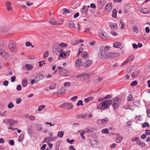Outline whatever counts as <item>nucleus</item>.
Segmentation results:
<instances>
[{"label":"nucleus","mask_w":150,"mask_h":150,"mask_svg":"<svg viewBox=\"0 0 150 150\" xmlns=\"http://www.w3.org/2000/svg\"><path fill=\"white\" fill-rule=\"evenodd\" d=\"M111 103L113 108L116 110L117 109L120 105L118 98H113L112 101L110 99H108L100 103L97 105V109L105 110L107 109Z\"/></svg>","instance_id":"nucleus-1"},{"label":"nucleus","mask_w":150,"mask_h":150,"mask_svg":"<svg viewBox=\"0 0 150 150\" xmlns=\"http://www.w3.org/2000/svg\"><path fill=\"white\" fill-rule=\"evenodd\" d=\"M57 68L60 70L59 71V73L61 75L63 76H68V72L67 70L60 67H58Z\"/></svg>","instance_id":"nucleus-2"},{"label":"nucleus","mask_w":150,"mask_h":150,"mask_svg":"<svg viewBox=\"0 0 150 150\" xmlns=\"http://www.w3.org/2000/svg\"><path fill=\"white\" fill-rule=\"evenodd\" d=\"M77 117L79 119L83 118L85 119H87L92 117L93 116L92 114L85 113L83 114H79L78 115Z\"/></svg>","instance_id":"nucleus-3"},{"label":"nucleus","mask_w":150,"mask_h":150,"mask_svg":"<svg viewBox=\"0 0 150 150\" xmlns=\"http://www.w3.org/2000/svg\"><path fill=\"white\" fill-rule=\"evenodd\" d=\"M53 52L55 53L62 52H63V50L62 48H61L59 46V45L58 44H55L53 45Z\"/></svg>","instance_id":"nucleus-4"},{"label":"nucleus","mask_w":150,"mask_h":150,"mask_svg":"<svg viewBox=\"0 0 150 150\" xmlns=\"http://www.w3.org/2000/svg\"><path fill=\"white\" fill-rule=\"evenodd\" d=\"M8 47L12 52H14L16 50L15 42L13 41H10L8 44Z\"/></svg>","instance_id":"nucleus-5"},{"label":"nucleus","mask_w":150,"mask_h":150,"mask_svg":"<svg viewBox=\"0 0 150 150\" xmlns=\"http://www.w3.org/2000/svg\"><path fill=\"white\" fill-rule=\"evenodd\" d=\"M57 138V137H45L44 139V140L43 142H42V143L53 141L56 139Z\"/></svg>","instance_id":"nucleus-6"},{"label":"nucleus","mask_w":150,"mask_h":150,"mask_svg":"<svg viewBox=\"0 0 150 150\" xmlns=\"http://www.w3.org/2000/svg\"><path fill=\"white\" fill-rule=\"evenodd\" d=\"M45 77V75L42 74L38 73L35 77L36 80V83H38L39 81L43 79Z\"/></svg>","instance_id":"nucleus-7"},{"label":"nucleus","mask_w":150,"mask_h":150,"mask_svg":"<svg viewBox=\"0 0 150 150\" xmlns=\"http://www.w3.org/2000/svg\"><path fill=\"white\" fill-rule=\"evenodd\" d=\"M108 117H105L102 119H100L97 120V123L98 124H105L108 121Z\"/></svg>","instance_id":"nucleus-8"},{"label":"nucleus","mask_w":150,"mask_h":150,"mask_svg":"<svg viewBox=\"0 0 150 150\" xmlns=\"http://www.w3.org/2000/svg\"><path fill=\"white\" fill-rule=\"evenodd\" d=\"M104 47L100 48V52L98 54V58L100 59H102L105 54V52L102 51L104 49Z\"/></svg>","instance_id":"nucleus-9"},{"label":"nucleus","mask_w":150,"mask_h":150,"mask_svg":"<svg viewBox=\"0 0 150 150\" xmlns=\"http://www.w3.org/2000/svg\"><path fill=\"white\" fill-rule=\"evenodd\" d=\"M100 37L102 39L105 40L108 37V35L104 31H102L99 33Z\"/></svg>","instance_id":"nucleus-10"},{"label":"nucleus","mask_w":150,"mask_h":150,"mask_svg":"<svg viewBox=\"0 0 150 150\" xmlns=\"http://www.w3.org/2000/svg\"><path fill=\"white\" fill-rule=\"evenodd\" d=\"M92 63V62L91 60L86 61L83 64V67L84 68L88 67Z\"/></svg>","instance_id":"nucleus-11"},{"label":"nucleus","mask_w":150,"mask_h":150,"mask_svg":"<svg viewBox=\"0 0 150 150\" xmlns=\"http://www.w3.org/2000/svg\"><path fill=\"white\" fill-rule=\"evenodd\" d=\"M88 141L90 145L93 146H96L98 144V141L95 140L89 139Z\"/></svg>","instance_id":"nucleus-12"},{"label":"nucleus","mask_w":150,"mask_h":150,"mask_svg":"<svg viewBox=\"0 0 150 150\" xmlns=\"http://www.w3.org/2000/svg\"><path fill=\"white\" fill-rule=\"evenodd\" d=\"M76 66L78 68L80 67L82 65V62L80 59H78L75 61Z\"/></svg>","instance_id":"nucleus-13"},{"label":"nucleus","mask_w":150,"mask_h":150,"mask_svg":"<svg viewBox=\"0 0 150 150\" xmlns=\"http://www.w3.org/2000/svg\"><path fill=\"white\" fill-rule=\"evenodd\" d=\"M140 11L141 13L144 14L149 13V10L146 8L140 9Z\"/></svg>","instance_id":"nucleus-14"},{"label":"nucleus","mask_w":150,"mask_h":150,"mask_svg":"<svg viewBox=\"0 0 150 150\" xmlns=\"http://www.w3.org/2000/svg\"><path fill=\"white\" fill-rule=\"evenodd\" d=\"M123 139V137L121 135H118L116 138L115 141L117 143H120Z\"/></svg>","instance_id":"nucleus-15"},{"label":"nucleus","mask_w":150,"mask_h":150,"mask_svg":"<svg viewBox=\"0 0 150 150\" xmlns=\"http://www.w3.org/2000/svg\"><path fill=\"white\" fill-rule=\"evenodd\" d=\"M110 26L111 29L113 30H116L117 28V25L115 23L111 24Z\"/></svg>","instance_id":"nucleus-16"},{"label":"nucleus","mask_w":150,"mask_h":150,"mask_svg":"<svg viewBox=\"0 0 150 150\" xmlns=\"http://www.w3.org/2000/svg\"><path fill=\"white\" fill-rule=\"evenodd\" d=\"M68 23L69 26L73 30L76 29V28L74 27V23L73 21H69V22Z\"/></svg>","instance_id":"nucleus-17"},{"label":"nucleus","mask_w":150,"mask_h":150,"mask_svg":"<svg viewBox=\"0 0 150 150\" xmlns=\"http://www.w3.org/2000/svg\"><path fill=\"white\" fill-rule=\"evenodd\" d=\"M112 4L111 3H108L106 6L105 8L108 10L110 11L112 8Z\"/></svg>","instance_id":"nucleus-18"},{"label":"nucleus","mask_w":150,"mask_h":150,"mask_svg":"<svg viewBox=\"0 0 150 150\" xmlns=\"http://www.w3.org/2000/svg\"><path fill=\"white\" fill-rule=\"evenodd\" d=\"M18 121L17 120H14L12 119H10L9 124L10 126H12L13 125L17 123Z\"/></svg>","instance_id":"nucleus-19"},{"label":"nucleus","mask_w":150,"mask_h":150,"mask_svg":"<svg viewBox=\"0 0 150 150\" xmlns=\"http://www.w3.org/2000/svg\"><path fill=\"white\" fill-rule=\"evenodd\" d=\"M6 5L8 11H10L12 9V8L11 6L12 5V4L10 2H7L6 3Z\"/></svg>","instance_id":"nucleus-20"},{"label":"nucleus","mask_w":150,"mask_h":150,"mask_svg":"<svg viewBox=\"0 0 150 150\" xmlns=\"http://www.w3.org/2000/svg\"><path fill=\"white\" fill-rule=\"evenodd\" d=\"M121 46V44L119 42H115L113 43V47H115L119 48Z\"/></svg>","instance_id":"nucleus-21"},{"label":"nucleus","mask_w":150,"mask_h":150,"mask_svg":"<svg viewBox=\"0 0 150 150\" xmlns=\"http://www.w3.org/2000/svg\"><path fill=\"white\" fill-rule=\"evenodd\" d=\"M102 47H104V49L102 50V51H104V52H105V54L106 53L107 51H108L111 48L110 46H102L100 48H101Z\"/></svg>","instance_id":"nucleus-22"},{"label":"nucleus","mask_w":150,"mask_h":150,"mask_svg":"<svg viewBox=\"0 0 150 150\" xmlns=\"http://www.w3.org/2000/svg\"><path fill=\"white\" fill-rule=\"evenodd\" d=\"M137 144L142 147H144L145 146V144L142 142L140 139L138 140L137 142Z\"/></svg>","instance_id":"nucleus-23"},{"label":"nucleus","mask_w":150,"mask_h":150,"mask_svg":"<svg viewBox=\"0 0 150 150\" xmlns=\"http://www.w3.org/2000/svg\"><path fill=\"white\" fill-rule=\"evenodd\" d=\"M84 42V40H83L81 39L79 40H77L75 41L74 42H73L72 44L73 45H77L79 43L83 42Z\"/></svg>","instance_id":"nucleus-24"},{"label":"nucleus","mask_w":150,"mask_h":150,"mask_svg":"<svg viewBox=\"0 0 150 150\" xmlns=\"http://www.w3.org/2000/svg\"><path fill=\"white\" fill-rule=\"evenodd\" d=\"M117 11L115 9H114L112 11V17L115 18L117 17Z\"/></svg>","instance_id":"nucleus-25"},{"label":"nucleus","mask_w":150,"mask_h":150,"mask_svg":"<svg viewBox=\"0 0 150 150\" xmlns=\"http://www.w3.org/2000/svg\"><path fill=\"white\" fill-rule=\"evenodd\" d=\"M88 8H87L86 6H84L82 8L81 12L82 13H84L87 12Z\"/></svg>","instance_id":"nucleus-26"},{"label":"nucleus","mask_w":150,"mask_h":150,"mask_svg":"<svg viewBox=\"0 0 150 150\" xmlns=\"http://www.w3.org/2000/svg\"><path fill=\"white\" fill-rule=\"evenodd\" d=\"M112 54L113 52H109L107 53L105 55V58L106 59H108L109 58H112Z\"/></svg>","instance_id":"nucleus-27"},{"label":"nucleus","mask_w":150,"mask_h":150,"mask_svg":"<svg viewBox=\"0 0 150 150\" xmlns=\"http://www.w3.org/2000/svg\"><path fill=\"white\" fill-rule=\"evenodd\" d=\"M27 84L28 81L25 78L23 79L22 81V86L23 87H25L27 86Z\"/></svg>","instance_id":"nucleus-28"},{"label":"nucleus","mask_w":150,"mask_h":150,"mask_svg":"<svg viewBox=\"0 0 150 150\" xmlns=\"http://www.w3.org/2000/svg\"><path fill=\"white\" fill-rule=\"evenodd\" d=\"M7 54L3 50L0 48V55L2 57H5Z\"/></svg>","instance_id":"nucleus-29"},{"label":"nucleus","mask_w":150,"mask_h":150,"mask_svg":"<svg viewBox=\"0 0 150 150\" xmlns=\"http://www.w3.org/2000/svg\"><path fill=\"white\" fill-rule=\"evenodd\" d=\"M64 134V132L63 131H59L57 133V136L60 138H62Z\"/></svg>","instance_id":"nucleus-30"},{"label":"nucleus","mask_w":150,"mask_h":150,"mask_svg":"<svg viewBox=\"0 0 150 150\" xmlns=\"http://www.w3.org/2000/svg\"><path fill=\"white\" fill-rule=\"evenodd\" d=\"M60 53H61L59 55H60V57H61L62 58L65 57L67 56V52H63V51L62 52H60Z\"/></svg>","instance_id":"nucleus-31"},{"label":"nucleus","mask_w":150,"mask_h":150,"mask_svg":"<svg viewBox=\"0 0 150 150\" xmlns=\"http://www.w3.org/2000/svg\"><path fill=\"white\" fill-rule=\"evenodd\" d=\"M66 106L67 107V109L69 110L71 109L73 107L72 105L69 103H67Z\"/></svg>","instance_id":"nucleus-32"},{"label":"nucleus","mask_w":150,"mask_h":150,"mask_svg":"<svg viewBox=\"0 0 150 150\" xmlns=\"http://www.w3.org/2000/svg\"><path fill=\"white\" fill-rule=\"evenodd\" d=\"M25 67L27 68L28 70L30 71L33 69V67L32 66L29 64H26L25 65Z\"/></svg>","instance_id":"nucleus-33"},{"label":"nucleus","mask_w":150,"mask_h":150,"mask_svg":"<svg viewBox=\"0 0 150 150\" xmlns=\"http://www.w3.org/2000/svg\"><path fill=\"white\" fill-rule=\"evenodd\" d=\"M102 133L104 134H108L109 133V130L107 128L103 129L101 130Z\"/></svg>","instance_id":"nucleus-34"},{"label":"nucleus","mask_w":150,"mask_h":150,"mask_svg":"<svg viewBox=\"0 0 150 150\" xmlns=\"http://www.w3.org/2000/svg\"><path fill=\"white\" fill-rule=\"evenodd\" d=\"M132 29L133 31L137 33H138L139 32V30L137 26H133Z\"/></svg>","instance_id":"nucleus-35"},{"label":"nucleus","mask_w":150,"mask_h":150,"mask_svg":"<svg viewBox=\"0 0 150 150\" xmlns=\"http://www.w3.org/2000/svg\"><path fill=\"white\" fill-rule=\"evenodd\" d=\"M45 107V105H42L40 106L38 109V110L39 111H41L42 110L44 109Z\"/></svg>","instance_id":"nucleus-36"},{"label":"nucleus","mask_w":150,"mask_h":150,"mask_svg":"<svg viewBox=\"0 0 150 150\" xmlns=\"http://www.w3.org/2000/svg\"><path fill=\"white\" fill-rule=\"evenodd\" d=\"M120 55V53L118 52H113L112 54V58H115L119 56Z\"/></svg>","instance_id":"nucleus-37"},{"label":"nucleus","mask_w":150,"mask_h":150,"mask_svg":"<svg viewBox=\"0 0 150 150\" xmlns=\"http://www.w3.org/2000/svg\"><path fill=\"white\" fill-rule=\"evenodd\" d=\"M86 132L84 130H82V132L80 133V135L83 139H85V137L83 136L84 134Z\"/></svg>","instance_id":"nucleus-38"},{"label":"nucleus","mask_w":150,"mask_h":150,"mask_svg":"<svg viewBox=\"0 0 150 150\" xmlns=\"http://www.w3.org/2000/svg\"><path fill=\"white\" fill-rule=\"evenodd\" d=\"M124 108L126 109H130L132 111L133 110H134L132 108L131 105H125L124 107Z\"/></svg>","instance_id":"nucleus-39"},{"label":"nucleus","mask_w":150,"mask_h":150,"mask_svg":"<svg viewBox=\"0 0 150 150\" xmlns=\"http://www.w3.org/2000/svg\"><path fill=\"white\" fill-rule=\"evenodd\" d=\"M50 23L52 25H56L57 22L53 19H51L49 21Z\"/></svg>","instance_id":"nucleus-40"},{"label":"nucleus","mask_w":150,"mask_h":150,"mask_svg":"<svg viewBox=\"0 0 150 150\" xmlns=\"http://www.w3.org/2000/svg\"><path fill=\"white\" fill-rule=\"evenodd\" d=\"M60 93L61 94H64L66 90L63 87H62L60 89Z\"/></svg>","instance_id":"nucleus-41"},{"label":"nucleus","mask_w":150,"mask_h":150,"mask_svg":"<svg viewBox=\"0 0 150 150\" xmlns=\"http://www.w3.org/2000/svg\"><path fill=\"white\" fill-rule=\"evenodd\" d=\"M24 135L23 134H21L19 136L18 140L20 142H22L23 139Z\"/></svg>","instance_id":"nucleus-42"},{"label":"nucleus","mask_w":150,"mask_h":150,"mask_svg":"<svg viewBox=\"0 0 150 150\" xmlns=\"http://www.w3.org/2000/svg\"><path fill=\"white\" fill-rule=\"evenodd\" d=\"M120 24L121 25V29L122 30L124 29L125 24L124 22L122 21H121L120 22Z\"/></svg>","instance_id":"nucleus-43"},{"label":"nucleus","mask_w":150,"mask_h":150,"mask_svg":"<svg viewBox=\"0 0 150 150\" xmlns=\"http://www.w3.org/2000/svg\"><path fill=\"white\" fill-rule=\"evenodd\" d=\"M27 131L28 133L30 134L32 133V128L30 127H28L27 128Z\"/></svg>","instance_id":"nucleus-44"},{"label":"nucleus","mask_w":150,"mask_h":150,"mask_svg":"<svg viewBox=\"0 0 150 150\" xmlns=\"http://www.w3.org/2000/svg\"><path fill=\"white\" fill-rule=\"evenodd\" d=\"M127 100L129 101H131L133 99L132 96L131 94H129L127 97Z\"/></svg>","instance_id":"nucleus-45"},{"label":"nucleus","mask_w":150,"mask_h":150,"mask_svg":"<svg viewBox=\"0 0 150 150\" xmlns=\"http://www.w3.org/2000/svg\"><path fill=\"white\" fill-rule=\"evenodd\" d=\"M55 88V84L54 83L52 84L49 87V88L51 90H53Z\"/></svg>","instance_id":"nucleus-46"},{"label":"nucleus","mask_w":150,"mask_h":150,"mask_svg":"<svg viewBox=\"0 0 150 150\" xmlns=\"http://www.w3.org/2000/svg\"><path fill=\"white\" fill-rule=\"evenodd\" d=\"M63 10L65 13H70L72 11L71 10H69L65 8H63Z\"/></svg>","instance_id":"nucleus-47"},{"label":"nucleus","mask_w":150,"mask_h":150,"mask_svg":"<svg viewBox=\"0 0 150 150\" xmlns=\"http://www.w3.org/2000/svg\"><path fill=\"white\" fill-rule=\"evenodd\" d=\"M36 128L38 130H41L42 129L41 125L38 124L37 125Z\"/></svg>","instance_id":"nucleus-48"},{"label":"nucleus","mask_w":150,"mask_h":150,"mask_svg":"<svg viewBox=\"0 0 150 150\" xmlns=\"http://www.w3.org/2000/svg\"><path fill=\"white\" fill-rule=\"evenodd\" d=\"M67 44L64 43L63 42H62L59 45V46H60L61 48H62V47H66L67 46Z\"/></svg>","instance_id":"nucleus-49"},{"label":"nucleus","mask_w":150,"mask_h":150,"mask_svg":"<svg viewBox=\"0 0 150 150\" xmlns=\"http://www.w3.org/2000/svg\"><path fill=\"white\" fill-rule=\"evenodd\" d=\"M66 140H67V142L68 143H69L71 144H72L75 141V140L74 139H72L71 140H70L69 139H67Z\"/></svg>","instance_id":"nucleus-50"},{"label":"nucleus","mask_w":150,"mask_h":150,"mask_svg":"<svg viewBox=\"0 0 150 150\" xmlns=\"http://www.w3.org/2000/svg\"><path fill=\"white\" fill-rule=\"evenodd\" d=\"M86 130V132L87 133H92V131L89 128H86L85 129Z\"/></svg>","instance_id":"nucleus-51"},{"label":"nucleus","mask_w":150,"mask_h":150,"mask_svg":"<svg viewBox=\"0 0 150 150\" xmlns=\"http://www.w3.org/2000/svg\"><path fill=\"white\" fill-rule=\"evenodd\" d=\"M79 105H81V106L83 105V101L81 100H79L77 102V106H79Z\"/></svg>","instance_id":"nucleus-52"},{"label":"nucleus","mask_w":150,"mask_h":150,"mask_svg":"<svg viewBox=\"0 0 150 150\" xmlns=\"http://www.w3.org/2000/svg\"><path fill=\"white\" fill-rule=\"evenodd\" d=\"M149 127V124L147 122H145L142 125V127Z\"/></svg>","instance_id":"nucleus-53"},{"label":"nucleus","mask_w":150,"mask_h":150,"mask_svg":"<svg viewBox=\"0 0 150 150\" xmlns=\"http://www.w3.org/2000/svg\"><path fill=\"white\" fill-rule=\"evenodd\" d=\"M14 106V105L12 102H10L8 105V108L9 109L13 108Z\"/></svg>","instance_id":"nucleus-54"},{"label":"nucleus","mask_w":150,"mask_h":150,"mask_svg":"<svg viewBox=\"0 0 150 150\" xmlns=\"http://www.w3.org/2000/svg\"><path fill=\"white\" fill-rule=\"evenodd\" d=\"M139 139V138L137 137H135L133 138L132 139V142H134L135 141H136V142Z\"/></svg>","instance_id":"nucleus-55"},{"label":"nucleus","mask_w":150,"mask_h":150,"mask_svg":"<svg viewBox=\"0 0 150 150\" xmlns=\"http://www.w3.org/2000/svg\"><path fill=\"white\" fill-rule=\"evenodd\" d=\"M39 67H41L42 65L43 64H45V62L44 61V60H43V61H42L39 62Z\"/></svg>","instance_id":"nucleus-56"},{"label":"nucleus","mask_w":150,"mask_h":150,"mask_svg":"<svg viewBox=\"0 0 150 150\" xmlns=\"http://www.w3.org/2000/svg\"><path fill=\"white\" fill-rule=\"evenodd\" d=\"M137 84V81H132L130 84V85L132 86H134Z\"/></svg>","instance_id":"nucleus-57"},{"label":"nucleus","mask_w":150,"mask_h":150,"mask_svg":"<svg viewBox=\"0 0 150 150\" xmlns=\"http://www.w3.org/2000/svg\"><path fill=\"white\" fill-rule=\"evenodd\" d=\"M85 73H82L80 75H79L77 76V78H78L80 77H82V76H88Z\"/></svg>","instance_id":"nucleus-58"},{"label":"nucleus","mask_w":150,"mask_h":150,"mask_svg":"<svg viewBox=\"0 0 150 150\" xmlns=\"http://www.w3.org/2000/svg\"><path fill=\"white\" fill-rule=\"evenodd\" d=\"M134 59V57L133 56H130L127 59V60L129 61V62L130 61H132L133 59Z\"/></svg>","instance_id":"nucleus-59"},{"label":"nucleus","mask_w":150,"mask_h":150,"mask_svg":"<svg viewBox=\"0 0 150 150\" xmlns=\"http://www.w3.org/2000/svg\"><path fill=\"white\" fill-rule=\"evenodd\" d=\"M21 98H18L16 99V103L17 104H19L21 102Z\"/></svg>","instance_id":"nucleus-60"},{"label":"nucleus","mask_w":150,"mask_h":150,"mask_svg":"<svg viewBox=\"0 0 150 150\" xmlns=\"http://www.w3.org/2000/svg\"><path fill=\"white\" fill-rule=\"evenodd\" d=\"M70 83L69 82H66L64 83V86L65 87H68L70 86Z\"/></svg>","instance_id":"nucleus-61"},{"label":"nucleus","mask_w":150,"mask_h":150,"mask_svg":"<svg viewBox=\"0 0 150 150\" xmlns=\"http://www.w3.org/2000/svg\"><path fill=\"white\" fill-rule=\"evenodd\" d=\"M49 53L48 51L46 52L43 54V57L44 58H46L48 55Z\"/></svg>","instance_id":"nucleus-62"},{"label":"nucleus","mask_w":150,"mask_h":150,"mask_svg":"<svg viewBox=\"0 0 150 150\" xmlns=\"http://www.w3.org/2000/svg\"><path fill=\"white\" fill-rule=\"evenodd\" d=\"M8 81H5L3 82V85L5 86H7L8 84Z\"/></svg>","instance_id":"nucleus-63"},{"label":"nucleus","mask_w":150,"mask_h":150,"mask_svg":"<svg viewBox=\"0 0 150 150\" xmlns=\"http://www.w3.org/2000/svg\"><path fill=\"white\" fill-rule=\"evenodd\" d=\"M81 55L82 57H85L87 55V53L86 52L84 51L82 53Z\"/></svg>","instance_id":"nucleus-64"}]
</instances>
